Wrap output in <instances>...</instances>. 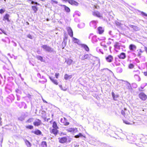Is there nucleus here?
Masks as SVG:
<instances>
[{
    "label": "nucleus",
    "mask_w": 147,
    "mask_h": 147,
    "mask_svg": "<svg viewBox=\"0 0 147 147\" xmlns=\"http://www.w3.org/2000/svg\"><path fill=\"white\" fill-rule=\"evenodd\" d=\"M52 121H50V123L52 124V128L51 127L49 129L50 132L51 134H54L55 135H57L59 132L58 129L59 128L57 123L55 121H53L52 123Z\"/></svg>",
    "instance_id": "nucleus-1"
},
{
    "label": "nucleus",
    "mask_w": 147,
    "mask_h": 147,
    "mask_svg": "<svg viewBox=\"0 0 147 147\" xmlns=\"http://www.w3.org/2000/svg\"><path fill=\"white\" fill-rule=\"evenodd\" d=\"M63 137L58 138L59 142L61 144H63L67 142H70L72 140V138L69 137Z\"/></svg>",
    "instance_id": "nucleus-2"
},
{
    "label": "nucleus",
    "mask_w": 147,
    "mask_h": 147,
    "mask_svg": "<svg viewBox=\"0 0 147 147\" xmlns=\"http://www.w3.org/2000/svg\"><path fill=\"white\" fill-rule=\"evenodd\" d=\"M41 47L45 51L47 52H51L53 51V49L47 45H42Z\"/></svg>",
    "instance_id": "nucleus-3"
},
{
    "label": "nucleus",
    "mask_w": 147,
    "mask_h": 147,
    "mask_svg": "<svg viewBox=\"0 0 147 147\" xmlns=\"http://www.w3.org/2000/svg\"><path fill=\"white\" fill-rule=\"evenodd\" d=\"M93 15L95 17L100 18L102 17V15L98 11H94L92 12Z\"/></svg>",
    "instance_id": "nucleus-4"
},
{
    "label": "nucleus",
    "mask_w": 147,
    "mask_h": 147,
    "mask_svg": "<svg viewBox=\"0 0 147 147\" xmlns=\"http://www.w3.org/2000/svg\"><path fill=\"white\" fill-rule=\"evenodd\" d=\"M139 98L142 100H145L147 99L146 95L143 92L140 93L139 95Z\"/></svg>",
    "instance_id": "nucleus-5"
},
{
    "label": "nucleus",
    "mask_w": 147,
    "mask_h": 147,
    "mask_svg": "<svg viewBox=\"0 0 147 147\" xmlns=\"http://www.w3.org/2000/svg\"><path fill=\"white\" fill-rule=\"evenodd\" d=\"M117 57L120 59H124L126 58V55L125 53L122 52L118 55Z\"/></svg>",
    "instance_id": "nucleus-6"
},
{
    "label": "nucleus",
    "mask_w": 147,
    "mask_h": 147,
    "mask_svg": "<svg viewBox=\"0 0 147 147\" xmlns=\"http://www.w3.org/2000/svg\"><path fill=\"white\" fill-rule=\"evenodd\" d=\"M105 59L107 62L110 63L113 61V57L112 55H109L105 57Z\"/></svg>",
    "instance_id": "nucleus-7"
},
{
    "label": "nucleus",
    "mask_w": 147,
    "mask_h": 147,
    "mask_svg": "<svg viewBox=\"0 0 147 147\" xmlns=\"http://www.w3.org/2000/svg\"><path fill=\"white\" fill-rule=\"evenodd\" d=\"M33 124L34 126H38L41 125L42 123L40 120L39 119H37V120L34 121Z\"/></svg>",
    "instance_id": "nucleus-8"
},
{
    "label": "nucleus",
    "mask_w": 147,
    "mask_h": 147,
    "mask_svg": "<svg viewBox=\"0 0 147 147\" xmlns=\"http://www.w3.org/2000/svg\"><path fill=\"white\" fill-rule=\"evenodd\" d=\"M114 50L116 52H118V51L117 49L120 50V46L118 42H116L114 45Z\"/></svg>",
    "instance_id": "nucleus-9"
},
{
    "label": "nucleus",
    "mask_w": 147,
    "mask_h": 147,
    "mask_svg": "<svg viewBox=\"0 0 147 147\" xmlns=\"http://www.w3.org/2000/svg\"><path fill=\"white\" fill-rule=\"evenodd\" d=\"M67 30L69 35L71 37H73V33L72 30L70 27H68L67 28Z\"/></svg>",
    "instance_id": "nucleus-10"
},
{
    "label": "nucleus",
    "mask_w": 147,
    "mask_h": 147,
    "mask_svg": "<svg viewBox=\"0 0 147 147\" xmlns=\"http://www.w3.org/2000/svg\"><path fill=\"white\" fill-rule=\"evenodd\" d=\"M68 2L71 5L76 6H78L79 4L78 2L73 0H68Z\"/></svg>",
    "instance_id": "nucleus-11"
},
{
    "label": "nucleus",
    "mask_w": 147,
    "mask_h": 147,
    "mask_svg": "<svg viewBox=\"0 0 147 147\" xmlns=\"http://www.w3.org/2000/svg\"><path fill=\"white\" fill-rule=\"evenodd\" d=\"M66 119L64 118L63 120L61 119V121L63 123V125L65 126L69 124V123L67 121Z\"/></svg>",
    "instance_id": "nucleus-12"
},
{
    "label": "nucleus",
    "mask_w": 147,
    "mask_h": 147,
    "mask_svg": "<svg viewBox=\"0 0 147 147\" xmlns=\"http://www.w3.org/2000/svg\"><path fill=\"white\" fill-rule=\"evenodd\" d=\"M65 62L68 65H69L72 64L73 62V61L70 58H67L65 59Z\"/></svg>",
    "instance_id": "nucleus-13"
},
{
    "label": "nucleus",
    "mask_w": 147,
    "mask_h": 147,
    "mask_svg": "<svg viewBox=\"0 0 147 147\" xmlns=\"http://www.w3.org/2000/svg\"><path fill=\"white\" fill-rule=\"evenodd\" d=\"M31 132L37 135H40L42 134V132L39 130L37 129L34 131H32Z\"/></svg>",
    "instance_id": "nucleus-14"
},
{
    "label": "nucleus",
    "mask_w": 147,
    "mask_h": 147,
    "mask_svg": "<svg viewBox=\"0 0 147 147\" xmlns=\"http://www.w3.org/2000/svg\"><path fill=\"white\" fill-rule=\"evenodd\" d=\"M97 29L98 31V34H102L104 31V30L103 29L102 27L101 26H99L97 28Z\"/></svg>",
    "instance_id": "nucleus-15"
},
{
    "label": "nucleus",
    "mask_w": 147,
    "mask_h": 147,
    "mask_svg": "<svg viewBox=\"0 0 147 147\" xmlns=\"http://www.w3.org/2000/svg\"><path fill=\"white\" fill-rule=\"evenodd\" d=\"M129 49L130 50L133 51L136 49V47L135 45L130 44L129 46Z\"/></svg>",
    "instance_id": "nucleus-16"
},
{
    "label": "nucleus",
    "mask_w": 147,
    "mask_h": 147,
    "mask_svg": "<svg viewBox=\"0 0 147 147\" xmlns=\"http://www.w3.org/2000/svg\"><path fill=\"white\" fill-rule=\"evenodd\" d=\"M49 78L50 80L54 84L56 85L58 84V83L57 80L54 79L51 76H49Z\"/></svg>",
    "instance_id": "nucleus-17"
},
{
    "label": "nucleus",
    "mask_w": 147,
    "mask_h": 147,
    "mask_svg": "<svg viewBox=\"0 0 147 147\" xmlns=\"http://www.w3.org/2000/svg\"><path fill=\"white\" fill-rule=\"evenodd\" d=\"M130 27L133 29V31H138L140 30L139 28L136 26L131 25H130Z\"/></svg>",
    "instance_id": "nucleus-18"
},
{
    "label": "nucleus",
    "mask_w": 147,
    "mask_h": 147,
    "mask_svg": "<svg viewBox=\"0 0 147 147\" xmlns=\"http://www.w3.org/2000/svg\"><path fill=\"white\" fill-rule=\"evenodd\" d=\"M9 16L8 14L7 13L3 17V20H6L8 22H9L10 20L9 19Z\"/></svg>",
    "instance_id": "nucleus-19"
},
{
    "label": "nucleus",
    "mask_w": 147,
    "mask_h": 147,
    "mask_svg": "<svg viewBox=\"0 0 147 147\" xmlns=\"http://www.w3.org/2000/svg\"><path fill=\"white\" fill-rule=\"evenodd\" d=\"M134 79L137 81H140V76L137 74L135 75L134 76Z\"/></svg>",
    "instance_id": "nucleus-20"
},
{
    "label": "nucleus",
    "mask_w": 147,
    "mask_h": 147,
    "mask_svg": "<svg viewBox=\"0 0 147 147\" xmlns=\"http://www.w3.org/2000/svg\"><path fill=\"white\" fill-rule=\"evenodd\" d=\"M40 147H47V144L45 141H42L41 142Z\"/></svg>",
    "instance_id": "nucleus-21"
},
{
    "label": "nucleus",
    "mask_w": 147,
    "mask_h": 147,
    "mask_svg": "<svg viewBox=\"0 0 147 147\" xmlns=\"http://www.w3.org/2000/svg\"><path fill=\"white\" fill-rule=\"evenodd\" d=\"M72 77L71 75H69L67 74H65L64 75V78L65 80L71 79Z\"/></svg>",
    "instance_id": "nucleus-22"
},
{
    "label": "nucleus",
    "mask_w": 147,
    "mask_h": 147,
    "mask_svg": "<svg viewBox=\"0 0 147 147\" xmlns=\"http://www.w3.org/2000/svg\"><path fill=\"white\" fill-rule=\"evenodd\" d=\"M62 6H63L64 7V9L65 11L67 12H69L70 11V9L68 7L66 6L65 5H62Z\"/></svg>",
    "instance_id": "nucleus-23"
},
{
    "label": "nucleus",
    "mask_w": 147,
    "mask_h": 147,
    "mask_svg": "<svg viewBox=\"0 0 147 147\" xmlns=\"http://www.w3.org/2000/svg\"><path fill=\"white\" fill-rule=\"evenodd\" d=\"M25 142L26 145L27 146V147H31V143L27 140H26L24 141Z\"/></svg>",
    "instance_id": "nucleus-24"
},
{
    "label": "nucleus",
    "mask_w": 147,
    "mask_h": 147,
    "mask_svg": "<svg viewBox=\"0 0 147 147\" xmlns=\"http://www.w3.org/2000/svg\"><path fill=\"white\" fill-rule=\"evenodd\" d=\"M90 58L89 55L88 54L84 55L82 57V60H84L86 59H88Z\"/></svg>",
    "instance_id": "nucleus-25"
},
{
    "label": "nucleus",
    "mask_w": 147,
    "mask_h": 147,
    "mask_svg": "<svg viewBox=\"0 0 147 147\" xmlns=\"http://www.w3.org/2000/svg\"><path fill=\"white\" fill-rule=\"evenodd\" d=\"M82 46L86 51H89V48L88 46L86 45L83 44L82 45Z\"/></svg>",
    "instance_id": "nucleus-26"
},
{
    "label": "nucleus",
    "mask_w": 147,
    "mask_h": 147,
    "mask_svg": "<svg viewBox=\"0 0 147 147\" xmlns=\"http://www.w3.org/2000/svg\"><path fill=\"white\" fill-rule=\"evenodd\" d=\"M127 111V109L126 108H124L123 110H122L121 111V113L123 116H125L126 115V113L127 114L126 111Z\"/></svg>",
    "instance_id": "nucleus-27"
},
{
    "label": "nucleus",
    "mask_w": 147,
    "mask_h": 147,
    "mask_svg": "<svg viewBox=\"0 0 147 147\" xmlns=\"http://www.w3.org/2000/svg\"><path fill=\"white\" fill-rule=\"evenodd\" d=\"M32 8L35 13H36L38 10V8L36 6H32Z\"/></svg>",
    "instance_id": "nucleus-28"
},
{
    "label": "nucleus",
    "mask_w": 147,
    "mask_h": 147,
    "mask_svg": "<svg viewBox=\"0 0 147 147\" xmlns=\"http://www.w3.org/2000/svg\"><path fill=\"white\" fill-rule=\"evenodd\" d=\"M72 38V40L75 43H78L79 42V40L78 39L73 37Z\"/></svg>",
    "instance_id": "nucleus-29"
},
{
    "label": "nucleus",
    "mask_w": 147,
    "mask_h": 147,
    "mask_svg": "<svg viewBox=\"0 0 147 147\" xmlns=\"http://www.w3.org/2000/svg\"><path fill=\"white\" fill-rule=\"evenodd\" d=\"M26 127L27 129H33L34 127L32 125H28L26 126Z\"/></svg>",
    "instance_id": "nucleus-30"
},
{
    "label": "nucleus",
    "mask_w": 147,
    "mask_h": 147,
    "mask_svg": "<svg viewBox=\"0 0 147 147\" xmlns=\"http://www.w3.org/2000/svg\"><path fill=\"white\" fill-rule=\"evenodd\" d=\"M33 119H34L33 118H30L26 121V122L27 123H30L33 121Z\"/></svg>",
    "instance_id": "nucleus-31"
},
{
    "label": "nucleus",
    "mask_w": 147,
    "mask_h": 147,
    "mask_svg": "<svg viewBox=\"0 0 147 147\" xmlns=\"http://www.w3.org/2000/svg\"><path fill=\"white\" fill-rule=\"evenodd\" d=\"M83 136V135L81 133H79L78 135L75 136V137L76 138Z\"/></svg>",
    "instance_id": "nucleus-32"
},
{
    "label": "nucleus",
    "mask_w": 147,
    "mask_h": 147,
    "mask_svg": "<svg viewBox=\"0 0 147 147\" xmlns=\"http://www.w3.org/2000/svg\"><path fill=\"white\" fill-rule=\"evenodd\" d=\"M68 131L69 132H74L75 131V129L74 128H70L68 129Z\"/></svg>",
    "instance_id": "nucleus-33"
},
{
    "label": "nucleus",
    "mask_w": 147,
    "mask_h": 147,
    "mask_svg": "<svg viewBox=\"0 0 147 147\" xmlns=\"http://www.w3.org/2000/svg\"><path fill=\"white\" fill-rule=\"evenodd\" d=\"M36 58L38 60H40L42 61L43 57H42L41 56H38Z\"/></svg>",
    "instance_id": "nucleus-34"
},
{
    "label": "nucleus",
    "mask_w": 147,
    "mask_h": 147,
    "mask_svg": "<svg viewBox=\"0 0 147 147\" xmlns=\"http://www.w3.org/2000/svg\"><path fill=\"white\" fill-rule=\"evenodd\" d=\"M123 122L125 124L128 125L131 124V123L129 121L123 120Z\"/></svg>",
    "instance_id": "nucleus-35"
},
{
    "label": "nucleus",
    "mask_w": 147,
    "mask_h": 147,
    "mask_svg": "<svg viewBox=\"0 0 147 147\" xmlns=\"http://www.w3.org/2000/svg\"><path fill=\"white\" fill-rule=\"evenodd\" d=\"M128 67L129 69H132L134 67V65L132 63H130Z\"/></svg>",
    "instance_id": "nucleus-36"
},
{
    "label": "nucleus",
    "mask_w": 147,
    "mask_h": 147,
    "mask_svg": "<svg viewBox=\"0 0 147 147\" xmlns=\"http://www.w3.org/2000/svg\"><path fill=\"white\" fill-rule=\"evenodd\" d=\"M51 3L52 4H57L58 3V2L57 1L51 0Z\"/></svg>",
    "instance_id": "nucleus-37"
},
{
    "label": "nucleus",
    "mask_w": 147,
    "mask_h": 147,
    "mask_svg": "<svg viewBox=\"0 0 147 147\" xmlns=\"http://www.w3.org/2000/svg\"><path fill=\"white\" fill-rule=\"evenodd\" d=\"M141 14L143 16L147 17V14L143 11H140Z\"/></svg>",
    "instance_id": "nucleus-38"
},
{
    "label": "nucleus",
    "mask_w": 147,
    "mask_h": 147,
    "mask_svg": "<svg viewBox=\"0 0 147 147\" xmlns=\"http://www.w3.org/2000/svg\"><path fill=\"white\" fill-rule=\"evenodd\" d=\"M140 52H139V53H138V55H137V56L138 57H141V53H142L143 52V51H142L141 49H140Z\"/></svg>",
    "instance_id": "nucleus-39"
},
{
    "label": "nucleus",
    "mask_w": 147,
    "mask_h": 147,
    "mask_svg": "<svg viewBox=\"0 0 147 147\" xmlns=\"http://www.w3.org/2000/svg\"><path fill=\"white\" fill-rule=\"evenodd\" d=\"M27 37L28 38H30V39H32V36L30 34H28L27 35Z\"/></svg>",
    "instance_id": "nucleus-40"
},
{
    "label": "nucleus",
    "mask_w": 147,
    "mask_h": 147,
    "mask_svg": "<svg viewBox=\"0 0 147 147\" xmlns=\"http://www.w3.org/2000/svg\"><path fill=\"white\" fill-rule=\"evenodd\" d=\"M31 3L32 4H38V5H39V4H38L37 2H34L32 1H31Z\"/></svg>",
    "instance_id": "nucleus-41"
},
{
    "label": "nucleus",
    "mask_w": 147,
    "mask_h": 147,
    "mask_svg": "<svg viewBox=\"0 0 147 147\" xmlns=\"http://www.w3.org/2000/svg\"><path fill=\"white\" fill-rule=\"evenodd\" d=\"M4 11H5L3 9H0V13L1 14L3 13L4 12Z\"/></svg>",
    "instance_id": "nucleus-42"
},
{
    "label": "nucleus",
    "mask_w": 147,
    "mask_h": 147,
    "mask_svg": "<svg viewBox=\"0 0 147 147\" xmlns=\"http://www.w3.org/2000/svg\"><path fill=\"white\" fill-rule=\"evenodd\" d=\"M59 75V73H56L55 74V76L56 78L57 79L58 78V76Z\"/></svg>",
    "instance_id": "nucleus-43"
},
{
    "label": "nucleus",
    "mask_w": 147,
    "mask_h": 147,
    "mask_svg": "<svg viewBox=\"0 0 147 147\" xmlns=\"http://www.w3.org/2000/svg\"><path fill=\"white\" fill-rule=\"evenodd\" d=\"M111 94H112V95L113 97V98H114L115 97V94L114 92H112Z\"/></svg>",
    "instance_id": "nucleus-44"
},
{
    "label": "nucleus",
    "mask_w": 147,
    "mask_h": 147,
    "mask_svg": "<svg viewBox=\"0 0 147 147\" xmlns=\"http://www.w3.org/2000/svg\"><path fill=\"white\" fill-rule=\"evenodd\" d=\"M94 7L95 9H98L99 7V6H97L95 5H94Z\"/></svg>",
    "instance_id": "nucleus-45"
},
{
    "label": "nucleus",
    "mask_w": 147,
    "mask_h": 147,
    "mask_svg": "<svg viewBox=\"0 0 147 147\" xmlns=\"http://www.w3.org/2000/svg\"><path fill=\"white\" fill-rule=\"evenodd\" d=\"M144 74L145 76H147V72H144Z\"/></svg>",
    "instance_id": "nucleus-46"
},
{
    "label": "nucleus",
    "mask_w": 147,
    "mask_h": 147,
    "mask_svg": "<svg viewBox=\"0 0 147 147\" xmlns=\"http://www.w3.org/2000/svg\"><path fill=\"white\" fill-rule=\"evenodd\" d=\"M144 49H145V51H146V53L147 54V47H144Z\"/></svg>",
    "instance_id": "nucleus-47"
},
{
    "label": "nucleus",
    "mask_w": 147,
    "mask_h": 147,
    "mask_svg": "<svg viewBox=\"0 0 147 147\" xmlns=\"http://www.w3.org/2000/svg\"><path fill=\"white\" fill-rule=\"evenodd\" d=\"M1 118L0 117V125H2V122L1 121Z\"/></svg>",
    "instance_id": "nucleus-48"
},
{
    "label": "nucleus",
    "mask_w": 147,
    "mask_h": 147,
    "mask_svg": "<svg viewBox=\"0 0 147 147\" xmlns=\"http://www.w3.org/2000/svg\"><path fill=\"white\" fill-rule=\"evenodd\" d=\"M116 24L117 25H121V24L120 23H119L118 22H117L116 23Z\"/></svg>",
    "instance_id": "nucleus-49"
},
{
    "label": "nucleus",
    "mask_w": 147,
    "mask_h": 147,
    "mask_svg": "<svg viewBox=\"0 0 147 147\" xmlns=\"http://www.w3.org/2000/svg\"><path fill=\"white\" fill-rule=\"evenodd\" d=\"M59 87H60V88H61L62 87V86L61 85H59Z\"/></svg>",
    "instance_id": "nucleus-50"
},
{
    "label": "nucleus",
    "mask_w": 147,
    "mask_h": 147,
    "mask_svg": "<svg viewBox=\"0 0 147 147\" xmlns=\"http://www.w3.org/2000/svg\"><path fill=\"white\" fill-rule=\"evenodd\" d=\"M26 23H27V24H29L28 22H27Z\"/></svg>",
    "instance_id": "nucleus-51"
},
{
    "label": "nucleus",
    "mask_w": 147,
    "mask_h": 147,
    "mask_svg": "<svg viewBox=\"0 0 147 147\" xmlns=\"http://www.w3.org/2000/svg\"><path fill=\"white\" fill-rule=\"evenodd\" d=\"M65 39H67V37H65Z\"/></svg>",
    "instance_id": "nucleus-52"
},
{
    "label": "nucleus",
    "mask_w": 147,
    "mask_h": 147,
    "mask_svg": "<svg viewBox=\"0 0 147 147\" xmlns=\"http://www.w3.org/2000/svg\"><path fill=\"white\" fill-rule=\"evenodd\" d=\"M118 96H117L116 97H118Z\"/></svg>",
    "instance_id": "nucleus-53"
},
{
    "label": "nucleus",
    "mask_w": 147,
    "mask_h": 147,
    "mask_svg": "<svg viewBox=\"0 0 147 147\" xmlns=\"http://www.w3.org/2000/svg\"><path fill=\"white\" fill-rule=\"evenodd\" d=\"M109 44H111V42H110Z\"/></svg>",
    "instance_id": "nucleus-54"
},
{
    "label": "nucleus",
    "mask_w": 147,
    "mask_h": 147,
    "mask_svg": "<svg viewBox=\"0 0 147 147\" xmlns=\"http://www.w3.org/2000/svg\"><path fill=\"white\" fill-rule=\"evenodd\" d=\"M4 1H6V0H4Z\"/></svg>",
    "instance_id": "nucleus-55"
},
{
    "label": "nucleus",
    "mask_w": 147,
    "mask_h": 147,
    "mask_svg": "<svg viewBox=\"0 0 147 147\" xmlns=\"http://www.w3.org/2000/svg\"><path fill=\"white\" fill-rule=\"evenodd\" d=\"M60 147V146H59V147Z\"/></svg>",
    "instance_id": "nucleus-56"
}]
</instances>
